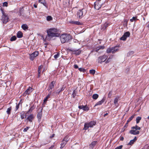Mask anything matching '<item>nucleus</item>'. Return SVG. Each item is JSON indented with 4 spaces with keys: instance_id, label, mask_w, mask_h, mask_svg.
I'll list each match as a JSON object with an SVG mask.
<instances>
[{
    "instance_id": "14",
    "label": "nucleus",
    "mask_w": 149,
    "mask_h": 149,
    "mask_svg": "<svg viewBox=\"0 0 149 149\" xmlns=\"http://www.w3.org/2000/svg\"><path fill=\"white\" fill-rule=\"evenodd\" d=\"M33 89L31 87H29L25 91L24 94H26L29 95V94L33 91Z\"/></svg>"
},
{
    "instance_id": "17",
    "label": "nucleus",
    "mask_w": 149,
    "mask_h": 149,
    "mask_svg": "<svg viewBox=\"0 0 149 149\" xmlns=\"http://www.w3.org/2000/svg\"><path fill=\"white\" fill-rule=\"evenodd\" d=\"M105 98L103 97L101 100L97 102L96 104L95 105L94 107H95L98 105H101L102 103H103L105 101Z\"/></svg>"
},
{
    "instance_id": "21",
    "label": "nucleus",
    "mask_w": 149,
    "mask_h": 149,
    "mask_svg": "<svg viewBox=\"0 0 149 149\" xmlns=\"http://www.w3.org/2000/svg\"><path fill=\"white\" fill-rule=\"evenodd\" d=\"M52 91H50L49 93L46 96L45 98L43 100L44 103H45L47 100L49 98L50 95L52 93Z\"/></svg>"
},
{
    "instance_id": "61",
    "label": "nucleus",
    "mask_w": 149,
    "mask_h": 149,
    "mask_svg": "<svg viewBox=\"0 0 149 149\" xmlns=\"http://www.w3.org/2000/svg\"><path fill=\"white\" fill-rule=\"evenodd\" d=\"M108 113H106L104 115V117L106 116L107 115H108Z\"/></svg>"
},
{
    "instance_id": "13",
    "label": "nucleus",
    "mask_w": 149,
    "mask_h": 149,
    "mask_svg": "<svg viewBox=\"0 0 149 149\" xmlns=\"http://www.w3.org/2000/svg\"><path fill=\"white\" fill-rule=\"evenodd\" d=\"M74 52H73L72 54H74L76 55H79L81 52V50L80 49H74Z\"/></svg>"
},
{
    "instance_id": "25",
    "label": "nucleus",
    "mask_w": 149,
    "mask_h": 149,
    "mask_svg": "<svg viewBox=\"0 0 149 149\" xmlns=\"http://www.w3.org/2000/svg\"><path fill=\"white\" fill-rule=\"evenodd\" d=\"M17 36L19 38H21L23 36L22 33L20 31H19L17 34Z\"/></svg>"
},
{
    "instance_id": "34",
    "label": "nucleus",
    "mask_w": 149,
    "mask_h": 149,
    "mask_svg": "<svg viewBox=\"0 0 149 149\" xmlns=\"http://www.w3.org/2000/svg\"><path fill=\"white\" fill-rule=\"evenodd\" d=\"M97 141H94L91 144L90 146L91 147H93L97 143Z\"/></svg>"
},
{
    "instance_id": "18",
    "label": "nucleus",
    "mask_w": 149,
    "mask_h": 149,
    "mask_svg": "<svg viewBox=\"0 0 149 149\" xmlns=\"http://www.w3.org/2000/svg\"><path fill=\"white\" fill-rule=\"evenodd\" d=\"M102 5V4L101 5L100 4L98 3L97 4V3H94V8L95 9L97 10H99L101 7Z\"/></svg>"
},
{
    "instance_id": "52",
    "label": "nucleus",
    "mask_w": 149,
    "mask_h": 149,
    "mask_svg": "<svg viewBox=\"0 0 149 149\" xmlns=\"http://www.w3.org/2000/svg\"><path fill=\"white\" fill-rule=\"evenodd\" d=\"M112 94V91H110L109 92V93L108 94L109 97H111V95Z\"/></svg>"
},
{
    "instance_id": "8",
    "label": "nucleus",
    "mask_w": 149,
    "mask_h": 149,
    "mask_svg": "<svg viewBox=\"0 0 149 149\" xmlns=\"http://www.w3.org/2000/svg\"><path fill=\"white\" fill-rule=\"evenodd\" d=\"M130 33L129 32H126L120 38V39L121 40L125 41L127 38L130 36Z\"/></svg>"
},
{
    "instance_id": "57",
    "label": "nucleus",
    "mask_w": 149,
    "mask_h": 149,
    "mask_svg": "<svg viewBox=\"0 0 149 149\" xmlns=\"http://www.w3.org/2000/svg\"><path fill=\"white\" fill-rule=\"evenodd\" d=\"M124 139V137L123 136L120 137V141H123V140Z\"/></svg>"
},
{
    "instance_id": "49",
    "label": "nucleus",
    "mask_w": 149,
    "mask_h": 149,
    "mask_svg": "<svg viewBox=\"0 0 149 149\" xmlns=\"http://www.w3.org/2000/svg\"><path fill=\"white\" fill-rule=\"evenodd\" d=\"M104 25L107 28V27L109 25V24L106 23L104 24Z\"/></svg>"
},
{
    "instance_id": "11",
    "label": "nucleus",
    "mask_w": 149,
    "mask_h": 149,
    "mask_svg": "<svg viewBox=\"0 0 149 149\" xmlns=\"http://www.w3.org/2000/svg\"><path fill=\"white\" fill-rule=\"evenodd\" d=\"M68 141V140L67 139H66V138H64L62 141V143L61 144V146L60 147V148H63L65 146Z\"/></svg>"
},
{
    "instance_id": "20",
    "label": "nucleus",
    "mask_w": 149,
    "mask_h": 149,
    "mask_svg": "<svg viewBox=\"0 0 149 149\" xmlns=\"http://www.w3.org/2000/svg\"><path fill=\"white\" fill-rule=\"evenodd\" d=\"M39 2L41 4H42L44 6L46 7H47V4L45 2V0H39Z\"/></svg>"
},
{
    "instance_id": "62",
    "label": "nucleus",
    "mask_w": 149,
    "mask_h": 149,
    "mask_svg": "<svg viewBox=\"0 0 149 149\" xmlns=\"http://www.w3.org/2000/svg\"><path fill=\"white\" fill-rule=\"evenodd\" d=\"M40 74H39V73H38V78H39L40 76Z\"/></svg>"
},
{
    "instance_id": "45",
    "label": "nucleus",
    "mask_w": 149,
    "mask_h": 149,
    "mask_svg": "<svg viewBox=\"0 0 149 149\" xmlns=\"http://www.w3.org/2000/svg\"><path fill=\"white\" fill-rule=\"evenodd\" d=\"M29 128H30V127H26V128H25L23 130V131L24 132H26Z\"/></svg>"
},
{
    "instance_id": "53",
    "label": "nucleus",
    "mask_w": 149,
    "mask_h": 149,
    "mask_svg": "<svg viewBox=\"0 0 149 149\" xmlns=\"http://www.w3.org/2000/svg\"><path fill=\"white\" fill-rule=\"evenodd\" d=\"M83 107H84V105H80V106H79L78 107L80 109H82Z\"/></svg>"
},
{
    "instance_id": "32",
    "label": "nucleus",
    "mask_w": 149,
    "mask_h": 149,
    "mask_svg": "<svg viewBox=\"0 0 149 149\" xmlns=\"http://www.w3.org/2000/svg\"><path fill=\"white\" fill-rule=\"evenodd\" d=\"M134 115H133L132 116H131L127 120V123H126V124H128V123L130 122V121H131L132 119H133V118H134Z\"/></svg>"
},
{
    "instance_id": "4",
    "label": "nucleus",
    "mask_w": 149,
    "mask_h": 149,
    "mask_svg": "<svg viewBox=\"0 0 149 149\" xmlns=\"http://www.w3.org/2000/svg\"><path fill=\"white\" fill-rule=\"evenodd\" d=\"M1 10L2 15L1 20L3 24H6L8 21L9 18L8 15L5 13L3 10Z\"/></svg>"
},
{
    "instance_id": "16",
    "label": "nucleus",
    "mask_w": 149,
    "mask_h": 149,
    "mask_svg": "<svg viewBox=\"0 0 149 149\" xmlns=\"http://www.w3.org/2000/svg\"><path fill=\"white\" fill-rule=\"evenodd\" d=\"M64 88L63 87H63L61 88L60 89H58L56 91H54V93L55 94H56L57 95H58L59 93L61 92V91H63L64 89Z\"/></svg>"
},
{
    "instance_id": "19",
    "label": "nucleus",
    "mask_w": 149,
    "mask_h": 149,
    "mask_svg": "<svg viewBox=\"0 0 149 149\" xmlns=\"http://www.w3.org/2000/svg\"><path fill=\"white\" fill-rule=\"evenodd\" d=\"M137 138L135 136L133 139L131 140L130 141V142L128 144V145H132L134 143L135 141L137 140Z\"/></svg>"
},
{
    "instance_id": "6",
    "label": "nucleus",
    "mask_w": 149,
    "mask_h": 149,
    "mask_svg": "<svg viewBox=\"0 0 149 149\" xmlns=\"http://www.w3.org/2000/svg\"><path fill=\"white\" fill-rule=\"evenodd\" d=\"M86 13V10L84 9L79 10L77 13V16L80 19L83 16L85 15Z\"/></svg>"
},
{
    "instance_id": "51",
    "label": "nucleus",
    "mask_w": 149,
    "mask_h": 149,
    "mask_svg": "<svg viewBox=\"0 0 149 149\" xmlns=\"http://www.w3.org/2000/svg\"><path fill=\"white\" fill-rule=\"evenodd\" d=\"M74 91H73V93L72 94V97H73V98H74L75 95H76V94L75 93H74Z\"/></svg>"
},
{
    "instance_id": "41",
    "label": "nucleus",
    "mask_w": 149,
    "mask_h": 149,
    "mask_svg": "<svg viewBox=\"0 0 149 149\" xmlns=\"http://www.w3.org/2000/svg\"><path fill=\"white\" fill-rule=\"evenodd\" d=\"M47 21H50L52 19V17L51 16H48L47 17Z\"/></svg>"
},
{
    "instance_id": "12",
    "label": "nucleus",
    "mask_w": 149,
    "mask_h": 149,
    "mask_svg": "<svg viewBox=\"0 0 149 149\" xmlns=\"http://www.w3.org/2000/svg\"><path fill=\"white\" fill-rule=\"evenodd\" d=\"M34 118V116L33 114H31L28 116L26 119V120H28L30 122H32V121Z\"/></svg>"
},
{
    "instance_id": "54",
    "label": "nucleus",
    "mask_w": 149,
    "mask_h": 149,
    "mask_svg": "<svg viewBox=\"0 0 149 149\" xmlns=\"http://www.w3.org/2000/svg\"><path fill=\"white\" fill-rule=\"evenodd\" d=\"M74 68H75V69H77V68H78V66L77 65H74Z\"/></svg>"
},
{
    "instance_id": "55",
    "label": "nucleus",
    "mask_w": 149,
    "mask_h": 149,
    "mask_svg": "<svg viewBox=\"0 0 149 149\" xmlns=\"http://www.w3.org/2000/svg\"><path fill=\"white\" fill-rule=\"evenodd\" d=\"M42 68V65H41L38 67V69L41 70V69Z\"/></svg>"
},
{
    "instance_id": "9",
    "label": "nucleus",
    "mask_w": 149,
    "mask_h": 149,
    "mask_svg": "<svg viewBox=\"0 0 149 149\" xmlns=\"http://www.w3.org/2000/svg\"><path fill=\"white\" fill-rule=\"evenodd\" d=\"M40 109V111L38 112L37 116V117L38 119V121L39 122H40L42 116V110L43 108H40L39 109Z\"/></svg>"
},
{
    "instance_id": "60",
    "label": "nucleus",
    "mask_w": 149,
    "mask_h": 149,
    "mask_svg": "<svg viewBox=\"0 0 149 149\" xmlns=\"http://www.w3.org/2000/svg\"><path fill=\"white\" fill-rule=\"evenodd\" d=\"M127 124H126L124 126V127L125 128H126L127 127Z\"/></svg>"
},
{
    "instance_id": "56",
    "label": "nucleus",
    "mask_w": 149,
    "mask_h": 149,
    "mask_svg": "<svg viewBox=\"0 0 149 149\" xmlns=\"http://www.w3.org/2000/svg\"><path fill=\"white\" fill-rule=\"evenodd\" d=\"M107 28L104 25L102 27V29L104 30L106 29Z\"/></svg>"
},
{
    "instance_id": "35",
    "label": "nucleus",
    "mask_w": 149,
    "mask_h": 149,
    "mask_svg": "<svg viewBox=\"0 0 149 149\" xmlns=\"http://www.w3.org/2000/svg\"><path fill=\"white\" fill-rule=\"evenodd\" d=\"M141 119V117H140L138 116L136 118V123L137 124L139 123L140 120Z\"/></svg>"
},
{
    "instance_id": "46",
    "label": "nucleus",
    "mask_w": 149,
    "mask_h": 149,
    "mask_svg": "<svg viewBox=\"0 0 149 149\" xmlns=\"http://www.w3.org/2000/svg\"><path fill=\"white\" fill-rule=\"evenodd\" d=\"M8 3L7 2H5L3 3V6L7 7L8 6Z\"/></svg>"
},
{
    "instance_id": "22",
    "label": "nucleus",
    "mask_w": 149,
    "mask_h": 149,
    "mask_svg": "<svg viewBox=\"0 0 149 149\" xmlns=\"http://www.w3.org/2000/svg\"><path fill=\"white\" fill-rule=\"evenodd\" d=\"M104 46H100L97 47L95 49V51L98 52L100 49H103L104 48Z\"/></svg>"
},
{
    "instance_id": "31",
    "label": "nucleus",
    "mask_w": 149,
    "mask_h": 149,
    "mask_svg": "<svg viewBox=\"0 0 149 149\" xmlns=\"http://www.w3.org/2000/svg\"><path fill=\"white\" fill-rule=\"evenodd\" d=\"M20 114V117L22 119H23L25 117H26V114L24 113H21Z\"/></svg>"
},
{
    "instance_id": "38",
    "label": "nucleus",
    "mask_w": 149,
    "mask_h": 149,
    "mask_svg": "<svg viewBox=\"0 0 149 149\" xmlns=\"http://www.w3.org/2000/svg\"><path fill=\"white\" fill-rule=\"evenodd\" d=\"M89 73L90 74H94L95 73V70L93 69L89 71Z\"/></svg>"
},
{
    "instance_id": "26",
    "label": "nucleus",
    "mask_w": 149,
    "mask_h": 149,
    "mask_svg": "<svg viewBox=\"0 0 149 149\" xmlns=\"http://www.w3.org/2000/svg\"><path fill=\"white\" fill-rule=\"evenodd\" d=\"M138 19H137V17H133L132 19H130V22H132L134 21H136Z\"/></svg>"
},
{
    "instance_id": "15",
    "label": "nucleus",
    "mask_w": 149,
    "mask_h": 149,
    "mask_svg": "<svg viewBox=\"0 0 149 149\" xmlns=\"http://www.w3.org/2000/svg\"><path fill=\"white\" fill-rule=\"evenodd\" d=\"M55 84V82L54 81H52L50 84L49 85V91H50V90H52L54 88V85Z\"/></svg>"
},
{
    "instance_id": "33",
    "label": "nucleus",
    "mask_w": 149,
    "mask_h": 149,
    "mask_svg": "<svg viewBox=\"0 0 149 149\" xmlns=\"http://www.w3.org/2000/svg\"><path fill=\"white\" fill-rule=\"evenodd\" d=\"M83 110L85 111H88L89 110V108L86 105H84V107H83V108L82 109Z\"/></svg>"
},
{
    "instance_id": "5",
    "label": "nucleus",
    "mask_w": 149,
    "mask_h": 149,
    "mask_svg": "<svg viewBox=\"0 0 149 149\" xmlns=\"http://www.w3.org/2000/svg\"><path fill=\"white\" fill-rule=\"evenodd\" d=\"M96 124V122L94 121H91L88 123H86L84 124V130H86L89 127H93Z\"/></svg>"
},
{
    "instance_id": "48",
    "label": "nucleus",
    "mask_w": 149,
    "mask_h": 149,
    "mask_svg": "<svg viewBox=\"0 0 149 149\" xmlns=\"http://www.w3.org/2000/svg\"><path fill=\"white\" fill-rule=\"evenodd\" d=\"M111 58H110V57L108 58V59L106 61L105 63H109L111 60Z\"/></svg>"
},
{
    "instance_id": "7",
    "label": "nucleus",
    "mask_w": 149,
    "mask_h": 149,
    "mask_svg": "<svg viewBox=\"0 0 149 149\" xmlns=\"http://www.w3.org/2000/svg\"><path fill=\"white\" fill-rule=\"evenodd\" d=\"M107 56L106 55H103L99 57L97 61L99 63H102L104 62L107 58Z\"/></svg>"
},
{
    "instance_id": "29",
    "label": "nucleus",
    "mask_w": 149,
    "mask_h": 149,
    "mask_svg": "<svg viewBox=\"0 0 149 149\" xmlns=\"http://www.w3.org/2000/svg\"><path fill=\"white\" fill-rule=\"evenodd\" d=\"M12 109V107H11L8 108L6 111V113L8 115L10 114L11 111Z\"/></svg>"
},
{
    "instance_id": "30",
    "label": "nucleus",
    "mask_w": 149,
    "mask_h": 149,
    "mask_svg": "<svg viewBox=\"0 0 149 149\" xmlns=\"http://www.w3.org/2000/svg\"><path fill=\"white\" fill-rule=\"evenodd\" d=\"M98 95L97 94H95L93 95L92 98L96 100L98 97Z\"/></svg>"
},
{
    "instance_id": "64",
    "label": "nucleus",
    "mask_w": 149,
    "mask_h": 149,
    "mask_svg": "<svg viewBox=\"0 0 149 149\" xmlns=\"http://www.w3.org/2000/svg\"><path fill=\"white\" fill-rule=\"evenodd\" d=\"M30 112V110H29L26 113H29Z\"/></svg>"
},
{
    "instance_id": "63",
    "label": "nucleus",
    "mask_w": 149,
    "mask_h": 149,
    "mask_svg": "<svg viewBox=\"0 0 149 149\" xmlns=\"http://www.w3.org/2000/svg\"><path fill=\"white\" fill-rule=\"evenodd\" d=\"M128 54H133V52H130Z\"/></svg>"
},
{
    "instance_id": "59",
    "label": "nucleus",
    "mask_w": 149,
    "mask_h": 149,
    "mask_svg": "<svg viewBox=\"0 0 149 149\" xmlns=\"http://www.w3.org/2000/svg\"><path fill=\"white\" fill-rule=\"evenodd\" d=\"M33 6L35 8H37V5L36 4H34L33 5Z\"/></svg>"
},
{
    "instance_id": "58",
    "label": "nucleus",
    "mask_w": 149,
    "mask_h": 149,
    "mask_svg": "<svg viewBox=\"0 0 149 149\" xmlns=\"http://www.w3.org/2000/svg\"><path fill=\"white\" fill-rule=\"evenodd\" d=\"M38 73H39V74H40L41 70L38 69Z\"/></svg>"
},
{
    "instance_id": "47",
    "label": "nucleus",
    "mask_w": 149,
    "mask_h": 149,
    "mask_svg": "<svg viewBox=\"0 0 149 149\" xmlns=\"http://www.w3.org/2000/svg\"><path fill=\"white\" fill-rule=\"evenodd\" d=\"M123 146L122 145L120 146H119L116 147L115 149H121L123 147Z\"/></svg>"
},
{
    "instance_id": "43",
    "label": "nucleus",
    "mask_w": 149,
    "mask_h": 149,
    "mask_svg": "<svg viewBox=\"0 0 149 149\" xmlns=\"http://www.w3.org/2000/svg\"><path fill=\"white\" fill-rule=\"evenodd\" d=\"M59 56V54L58 53L57 54L55 55L54 56V58L56 59L58 58Z\"/></svg>"
},
{
    "instance_id": "1",
    "label": "nucleus",
    "mask_w": 149,
    "mask_h": 149,
    "mask_svg": "<svg viewBox=\"0 0 149 149\" xmlns=\"http://www.w3.org/2000/svg\"><path fill=\"white\" fill-rule=\"evenodd\" d=\"M58 32V30L57 29L53 28L48 29L47 31V35L45 39L49 40L53 37L58 36L59 35Z\"/></svg>"
},
{
    "instance_id": "2",
    "label": "nucleus",
    "mask_w": 149,
    "mask_h": 149,
    "mask_svg": "<svg viewBox=\"0 0 149 149\" xmlns=\"http://www.w3.org/2000/svg\"><path fill=\"white\" fill-rule=\"evenodd\" d=\"M71 39V36L69 34H63L60 36V40L62 43L68 42Z\"/></svg>"
},
{
    "instance_id": "36",
    "label": "nucleus",
    "mask_w": 149,
    "mask_h": 149,
    "mask_svg": "<svg viewBox=\"0 0 149 149\" xmlns=\"http://www.w3.org/2000/svg\"><path fill=\"white\" fill-rule=\"evenodd\" d=\"M17 39L16 37L15 36H13L11 37L10 39V40L11 41H15Z\"/></svg>"
},
{
    "instance_id": "27",
    "label": "nucleus",
    "mask_w": 149,
    "mask_h": 149,
    "mask_svg": "<svg viewBox=\"0 0 149 149\" xmlns=\"http://www.w3.org/2000/svg\"><path fill=\"white\" fill-rule=\"evenodd\" d=\"M112 49H113L112 50V53H114L116 52L118 50V47H112Z\"/></svg>"
},
{
    "instance_id": "24",
    "label": "nucleus",
    "mask_w": 149,
    "mask_h": 149,
    "mask_svg": "<svg viewBox=\"0 0 149 149\" xmlns=\"http://www.w3.org/2000/svg\"><path fill=\"white\" fill-rule=\"evenodd\" d=\"M22 28L24 30H26L28 29V26L27 25L25 24H23L22 25Z\"/></svg>"
},
{
    "instance_id": "10",
    "label": "nucleus",
    "mask_w": 149,
    "mask_h": 149,
    "mask_svg": "<svg viewBox=\"0 0 149 149\" xmlns=\"http://www.w3.org/2000/svg\"><path fill=\"white\" fill-rule=\"evenodd\" d=\"M39 54V52L37 51H35L30 55V59L33 61L34 58L38 56Z\"/></svg>"
},
{
    "instance_id": "23",
    "label": "nucleus",
    "mask_w": 149,
    "mask_h": 149,
    "mask_svg": "<svg viewBox=\"0 0 149 149\" xmlns=\"http://www.w3.org/2000/svg\"><path fill=\"white\" fill-rule=\"evenodd\" d=\"M119 101V97H116L114 99V103L116 106L117 107L118 105V102Z\"/></svg>"
},
{
    "instance_id": "44",
    "label": "nucleus",
    "mask_w": 149,
    "mask_h": 149,
    "mask_svg": "<svg viewBox=\"0 0 149 149\" xmlns=\"http://www.w3.org/2000/svg\"><path fill=\"white\" fill-rule=\"evenodd\" d=\"M56 148L55 147V145H52L48 149H56Z\"/></svg>"
},
{
    "instance_id": "39",
    "label": "nucleus",
    "mask_w": 149,
    "mask_h": 149,
    "mask_svg": "<svg viewBox=\"0 0 149 149\" xmlns=\"http://www.w3.org/2000/svg\"><path fill=\"white\" fill-rule=\"evenodd\" d=\"M79 70L80 72H86V70L83 68H79Z\"/></svg>"
},
{
    "instance_id": "50",
    "label": "nucleus",
    "mask_w": 149,
    "mask_h": 149,
    "mask_svg": "<svg viewBox=\"0 0 149 149\" xmlns=\"http://www.w3.org/2000/svg\"><path fill=\"white\" fill-rule=\"evenodd\" d=\"M67 50H68V51H71V52H74V51H75L74 49H67Z\"/></svg>"
},
{
    "instance_id": "40",
    "label": "nucleus",
    "mask_w": 149,
    "mask_h": 149,
    "mask_svg": "<svg viewBox=\"0 0 149 149\" xmlns=\"http://www.w3.org/2000/svg\"><path fill=\"white\" fill-rule=\"evenodd\" d=\"M20 104V102H19V103H18V104H16V108H15V111H16L17 110L19 107V104Z\"/></svg>"
},
{
    "instance_id": "3",
    "label": "nucleus",
    "mask_w": 149,
    "mask_h": 149,
    "mask_svg": "<svg viewBox=\"0 0 149 149\" xmlns=\"http://www.w3.org/2000/svg\"><path fill=\"white\" fill-rule=\"evenodd\" d=\"M132 129L130 130L129 133L132 134L133 135H137L139 134V131L138 130H141V127L137 126V125H136L132 127H131Z\"/></svg>"
},
{
    "instance_id": "37",
    "label": "nucleus",
    "mask_w": 149,
    "mask_h": 149,
    "mask_svg": "<svg viewBox=\"0 0 149 149\" xmlns=\"http://www.w3.org/2000/svg\"><path fill=\"white\" fill-rule=\"evenodd\" d=\"M113 49H112V48H108V49H107V53H110L111 52H112V50H113Z\"/></svg>"
},
{
    "instance_id": "42",
    "label": "nucleus",
    "mask_w": 149,
    "mask_h": 149,
    "mask_svg": "<svg viewBox=\"0 0 149 149\" xmlns=\"http://www.w3.org/2000/svg\"><path fill=\"white\" fill-rule=\"evenodd\" d=\"M35 108V107L34 105L32 106L29 109L30 111V112H31Z\"/></svg>"
},
{
    "instance_id": "28",
    "label": "nucleus",
    "mask_w": 149,
    "mask_h": 149,
    "mask_svg": "<svg viewBox=\"0 0 149 149\" xmlns=\"http://www.w3.org/2000/svg\"><path fill=\"white\" fill-rule=\"evenodd\" d=\"M72 24H75L77 25H81V24L79 22L77 21H72L70 22Z\"/></svg>"
}]
</instances>
